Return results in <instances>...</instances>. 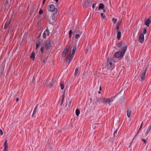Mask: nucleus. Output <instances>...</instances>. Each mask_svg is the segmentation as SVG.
I'll return each instance as SVG.
<instances>
[{"label":"nucleus","instance_id":"obj_48","mask_svg":"<svg viewBox=\"0 0 151 151\" xmlns=\"http://www.w3.org/2000/svg\"><path fill=\"white\" fill-rule=\"evenodd\" d=\"M96 3H94L93 4L92 7L93 9H94L95 7Z\"/></svg>","mask_w":151,"mask_h":151},{"label":"nucleus","instance_id":"obj_10","mask_svg":"<svg viewBox=\"0 0 151 151\" xmlns=\"http://www.w3.org/2000/svg\"><path fill=\"white\" fill-rule=\"evenodd\" d=\"M144 35L142 33H140L139 36V42L140 43H142L144 40Z\"/></svg>","mask_w":151,"mask_h":151},{"label":"nucleus","instance_id":"obj_54","mask_svg":"<svg viewBox=\"0 0 151 151\" xmlns=\"http://www.w3.org/2000/svg\"><path fill=\"white\" fill-rule=\"evenodd\" d=\"M133 142H132H132H131V143H130V145H129V148L130 147H131V145H132V143Z\"/></svg>","mask_w":151,"mask_h":151},{"label":"nucleus","instance_id":"obj_63","mask_svg":"<svg viewBox=\"0 0 151 151\" xmlns=\"http://www.w3.org/2000/svg\"><path fill=\"white\" fill-rule=\"evenodd\" d=\"M103 11H104V12H105V10H104H104H103Z\"/></svg>","mask_w":151,"mask_h":151},{"label":"nucleus","instance_id":"obj_26","mask_svg":"<svg viewBox=\"0 0 151 151\" xmlns=\"http://www.w3.org/2000/svg\"><path fill=\"white\" fill-rule=\"evenodd\" d=\"M60 86H61V89L63 90L64 89V86L63 82H61L60 83Z\"/></svg>","mask_w":151,"mask_h":151},{"label":"nucleus","instance_id":"obj_47","mask_svg":"<svg viewBox=\"0 0 151 151\" xmlns=\"http://www.w3.org/2000/svg\"><path fill=\"white\" fill-rule=\"evenodd\" d=\"M141 140L142 141H143L144 142V144H145V143H146V140L145 139H141Z\"/></svg>","mask_w":151,"mask_h":151},{"label":"nucleus","instance_id":"obj_51","mask_svg":"<svg viewBox=\"0 0 151 151\" xmlns=\"http://www.w3.org/2000/svg\"><path fill=\"white\" fill-rule=\"evenodd\" d=\"M41 60V61H42L44 63H45L46 62V60H45L43 59H42Z\"/></svg>","mask_w":151,"mask_h":151},{"label":"nucleus","instance_id":"obj_53","mask_svg":"<svg viewBox=\"0 0 151 151\" xmlns=\"http://www.w3.org/2000/svg\"><path fill=\"white\" fill-rule=\"evenodd\" d=\"M143 122H142V123L141 125V126H140V129H141V128H142V126H143Z\"/></svg>","mask_w":151,"mask_h":151},{"label":"nucleus","instance_id":"obj_32","mask_svg":"<svg viewBox=\"0 0 151 151\" xmlns=\"http://www.w3.org/2000/svg\"><path fill=\"white\" fill-rule=\"evenodd\" d=\"M68 100L69 101L68 104V106H70L71 105V104L72 102V99H70L69 101L68 99Z\"/></svg>","mask_w":151,"mask_h":151},{"label":"nucleus","instance_id":"obj_21","mask_svg":"<svg viewBox=\"0 0 151 151\" xmlns=\"http://www.w3.org/2000/svg\"><path fill=\"white\" fill-rule=\"evenodd\" d=\"M104 7V5L102 3H101L99 5L98 8L99 10H100L101 9H103Z\"/></svg>","mask_w":151,"mask_h":151},{"label":"nucleus","instance_id":"obj_34","mask_svg":"<svg viewBox=\"0 0 151 151\" xmlns=\"http://www.w3.org/2000/svg\"><path fill=\"white\" fill-rule=\"evenodd\" d=\"M65 108L67 110H70V106H68L67 107V104H66L65 106Z\"/></svg>","mask_w":151,"mask_h":151},{"label":"nucleus","instance_id":"obj_56","mask_svg":"<svg viewBox=\"0 0 151 151\" xmlns=\"http://www.w3.org/2000/svg\"><path fill=\"white\" fill-rule=\"evenodd\" d=\"M138 134H139V132H137V133H136V134L135 135V137H137Z\"/></svg>","mask_w":151,"mask_h":151},{"label":"nucleus","instance_id":"obj_58","mask_svg":"<svg viewBox=\"0 0 151 151\" xmlns=\"http://www.w3.org/2000/svg\"><path fill=\"white\" fill-rule=\"evenodd\" d=\"M99 90H100V91H101V86H100V87Z\"/></svg>","mask_w":151,"mask_h":151},{"label":"nucleus","instance_id":"obj_13","mask_svg":"<svg viewBox=\"0 0 151 151\" xmlns=\"http://www.w3.org/2000/svg\"><path fill=\"white\" fill-rule=\"evenodd\" d=\"M122 22V21H119L117 23V24H116V31H118V30H119V26H120V24Z\"/></svg>","mask_w":151,"mask_h":151},{"label":"nucleus","instance_id":"obj_55","mask_svg":"<svg viewBox=\"0 0 151 151\" xmlns=\"http://www.w3.org/2000/svg\"><path fill=\"white\" fill-rule=\"evenodd\" d=\"M19 99L18 98H17L16 99V102H17L19 101Z\"/></svg>","mask_w":151,"mask_h":151},{"label":"nucleus","instance_id":"obj_4","mask_svg":"<svg viewBox=\"0 0 151 151\" xmlns=\"http://www.w3.org/2000/svg\"><path fill=\"white\" fill-rule=\"evenodd\" d=\"M48 9L49 11L50 12H54L55 14H56L58 12V9L55 7L53 4H52L48 7Z\"/></svg>","mask_w":151,"mask_h":151},{"label":"nucleus","instance_id":"obj_15","mask_svg":"<svg viewBox=\"0 0 151 151\" xmlns=\"http://www.w3.org/2000/svg\"><path fill=\"white\" fill-rule=\"evenodd\" d=\"M76 49V45L73 47L72 50V53L70 54V55H72L73 56H74V55L75 54Z\"/></svg>","mask_w":151,"mask_h":151},{"label":"nucleus","instance_id":"obj_19","mask_svg":"<svg viewBox=\"0 0 151 151\" xmlns=\"http://www.w3.org/2000/svg\"><path fill=\"white\" fill-rule=\"evenodd\" d=\"M151 130V125H150V126L149 127H148V128H147V131H146V132L145 133V136H147L148 134V133H149V132H150V130Z\"/></svg>","mask_w":151,"mask_h":151},{"label":"nucleus","instance_id":"obj_2","mask_svg":"<svg viewBox=\"0 0 151 151\" xmlns=\"http://www.w3.org/2000/svg\"><path fill=\"white\" fill-rule=\"evenodd\" d=\"M112 59L111 58H109L107 60L106 67L108 69H110L113 65L112 63Z\"/></svg>","mask_w":151,"mask_h":151},{"label":"nucleus","instance_id":"obj_60","mask_svg":"<svg viewBox=\"0 0 151 151\" xmlns=\"http://www.w3.org/2000/svg\"><path fill=\"white\" fill-rule=\"evenodd\" d=\"M140 130V128L139 129L138 131L137 132H139V131Z\"/></svg>","mask_w":151,"mask_h":151},{"label":"nucleus","instance_id":"obj_35","mask_svg":"<svg viewBox=\"0 0 151 151\" xmlns=\"http://www.w3.org/2000/svg\"><path fill=\"white\" fill-rule=\"evenodd\" d=\"M43 11L41 9H40L39 13L41 15L43 14Z\"/></svg>","mask_w":151,"mask_h":151},{"label":"nucleus","instance_id":"obj_50","mask_svg":"<svg viewBox=\"0 0 151 151\" xmlns=\"http://www.w3.org/2000/svg\"><path fill=\"white\" fill-rule=\"evenodd\" d=\"M122 91V90H121V91H120V92H119L118 94H117L116 95H115V96H114V98H114V99L116 97V96H117Z\"/></svg>","mask_w":151,"mask_h":151},{"label":"nucleus","instance_id":"obj_40","mask_svg":"<svg viewBox=\"0 0 151 151\" xmlns=\"http://www.w3.org/2000/svg\"><path fill=\"white\" fill-rule=\"evenodd\" d=\"M46 35L45 33H43V37L44 39H45L46 38Z\"/></svg>","mask_w":151,"mask_h":151},{"label":"nucleus","instance_id":"obj_5","mask_svg":"<svg viewBox=\"0 0 151 151\" xmlns=\"http://www.w3.org/2000/svg\"><path fill=\"white\" fill-rule=\"evenodd\" d=\"M70 45H68L65 47V49L62 54V57H63L64 58L65 57L68 51L69 50L70 48Z\"/></svg>","mask_w":151,"mask_h":151},{"label":"nucleus","instance_id":"obj_23","mask_svg":"<svg viewBox=\"0 0 151 151\" xmlns=\"http://www.w3.org/2000/svg\"><path fill=\"white\" fill-rule=\"evenodd\" d=\"M80 113V111L78 109H77L76 111V114L77 116H78Z\"/></svg>","mask_w":151,"mask_h":151},{"label":"nucleus","instance_id":"obj_33","mask_svg":"<svg viewBox=\"0 0 151 151\" xmlns=\"http://www.w3.org/2000/svg\"><path fill=\"white\" fill-rule=\"evenodd\" d=\"M44 47L43 46L41 48V52L42 54L44 52Z\"/></svg>","mask_w":151,"mask_h":151},{"label":"nucleus","instance_id":"obj_43","mask_svg":"<svg viewBox=\"0 0 151 151\" xmlns=\"http://www.w3.org/2000/svg\"><path fill=\"white\" fill-rule=\"evenodd\" d=\"M36 50H37V49L38 48V47H39V45H40V44H38V43H36Z\"/></svg>","mask_w":151,"mask_h":151},{"label":"nucleus","instance_id":"obj_25","mask_svg":"<svg viewBox=\"0 0 151 151\" xmlns=\"http://www.w3.org/2000/svg\"><path fill=\"white\" fill-rule=\"evenodd\" d=\"M73 33V31L72 29H70L69 32V38H70L71 37L72 34Z\"/></svg>","mask_w":151,"mask_h":151},{"label":"nucleus","instance_id":"obj_14","mask_svg":"<svg viewBox=\"0 0 151 151\" xmlns=\"http://www.w3.org/2000/svg\"><path fill=\"white\" fill-rule=\"evenodd\" d=\"M10 23L11 20H10L9 22H6L5 24L4 29H7V28L8 27L9 25L10 24Z\"/></svg>","mask_w":151,"mask_h":151},{"label":"nucleus","instance_id":"obj_36","mask_svg":"<svg viewBox=\"0 0 151 151\" xmlns=\"http://www.w3.org/2000/svg\"><path fill=\"white\" fill-rule=\"evenodd\" d=\"M117 19L116 18H113L112 19V21L114 24H115L117 22Z\"/></svg>","mask_w":151,"mask_h":151},{"label":"nucleus","instance_id":"obj_7","mask_svg":"<svg viewBox=\"0 0 151 151\" xmlns=\"http://www.w3.org/2000/svg\"><path fill=\"white\" fill-rule=\"evenodd\" d=\"M73 56L72 55H70L66 57L65 59V62L66 64H69L72 61Z\"/></svg>","mask_w":151,"mask_h":151},{"label":"nucleus","instance_id":"obj_59","mask_svg":"<svg viewBox=\"0 0 151 151\" xmlns=\"http://www.w3.org/2000/svg\"><path fill=\"white\" fill-rule=\"evenodd\" d=\"M55 1H56V2L57 3H58V0H55Z\"/></svg>","mask_w":151,"mask_h":151},{"label":"nucleus","instance_id":"obj_17","mask_svg":"<svg viewBox=\"0 0 151 151\" xmlns=\"http://www.w3.org/2000/svg\"><path fill=\"white\" fill-rule=\"evenodd\" d=\"M38 105H37L35 107V108L34 109L33 113L32 114V117H33L34 115H35V113L37 111V107Z\"/></svg>","mask_w":151,"mask_h":151},{"label":"nucleus","instance_id":"obj_39","mask_svg":"<svg viewBox=\"0 0 151 151\" xmlns=\"http://www.w3.org/2000/svg\"><path fill=\"white\" fill-rule=\"evenodd\" d=\"M147 32V29L146 28H144L143 29V34H146Z\"/></svg>","mask_w":151,"mask_h":151},{"label":"nucleus","instance_id":"obj_27","mask_svg":"<svg viewBox=\"0 0 151 151\" xmlns=\"http://www.w3.org/2000/svg\"><path fill=\"white\" fill-rule=\"evenodd\" d=\"M53 14L51 16V19L53 21L55 20V14Z\"/></svg>","mask_w":151,"mask_h":151},{"label":"nucleus","instance_id":"obj_9","mask_svg":"<svg viewBox=\"0 0 151 151\" xmlns=\"http://www.w3.org/2000/svg\"><path fill=\"white\" fill-rule=\"evenodd\" d=\"M96 105L98 106V104H97V103H98L99 104L101 103H102V101L103 100V98L101 97H96Z\"/></svg>","mask_w":151,"mask_h":151},{"label":"nucleus","instance_id":"obj_12","mask_svg":"<svg viewBox=\"0 0 151 151\" xmlns=\"http://www.w3.org/2000/svg\"><path fill=\"white\" fill-rule=\"evenodd\" d=\"M74 33L76 34L77 33H79V34H81L82 33V31L79 29V28L78 27H76L74 31Z\"/></svg>","mask_w":151,"mask_h":151},{"label":"nucleus","instance_id":"obj_52","mask_svg":"<svg viewBox=\"0 0 151 151\" xmlns=\"http://www.w3.org/2000/svg\"><path fill=\"white\" fill-rule=\"evenodd\" d=\"M46 1V0H43V1H42V6L44 4L45 1Z\"/></svg>","mask_w":151,"mask_h":151},{"label":"nucleus","instance_id":"obj_11","mask_svg":"<svg viewBox=\"0 0 151 151\" xmlns=\"http://www.w3.org/2000/svg\"><path fill=\"white\" fill-rule=\"evenodd\" d=\"M151 22V19L150 18H148L145 21V24L147 27H149L150 24Z\"/></svg>","mask_w":151,"mask_h":151},{"label":"nucleus","instance_id":"obj_30","mask_svg":"<svg viewBox=\"0 0 151 151\" xmlns=\"http://www.w3.org/2000/svg\"><path fill=\"white\" fill-rule=\"evenodd\" d=\"M85 5H86L87 7L89 6V2L88 0L86 1L85 2Z\"/></svg>","mask_w":151,"mask_h":151},{"label":"nucleus","instance_id":"obj_62","mask_svg":"<svg viewBox=\"0 0 151 151\" xmlns=\"http://www.w3.org/2000/svg\"><path fill=\"white\" fill-rule=\"evenodd\" d=\"M40 35L39 36V37H38V39H39H39H40Z\"/></svg>","mask_w":151,"mask_h":151},{"label":"nucleus","instance_id":"obj_24","mask_svg":"<svg viewBox=\"0 0 151 151\" xmlns=\"http://www.w3.org/2000/svg\"><path fill=\"white\" fill-rule=\"evenodd\" d=\"M47 28H48V27H47V28L45 30L44 33H45V34H46L47 35H49V30L47 29Z\"/></svg>","mask_w":151,"mask_h":151},{"label":"nucleus","instance_id":"obj_28","mask_svg":"<svg viewBox=\"0 0 151 151\" xmlns=\"http://www.w3.org/2000/svg\"><path fill=\"white\" fill-rule=\"evenodd\" d=\"M78 69L77 68H76V69L75 73L74 74V75L76 76L77 75L78 72Z\"/></svg>","mask_w":151,"mask_h":151},{"label":"nucleus","instance_id":"obj_44","mask_svg":"<svg viewBox=\"0 0 151 151\" xmlns=\"http://www.w3.org/2000/svg\"><path fill=\"white\" fill-rule=\"evenodd\" d=\"M56 81V80L53 78V79H52V82H51L52 83L54 84L55 83Z\"/></svg>","mask_w":151,"mask_h":151},{"label":"nucleus","instance_id":"obj_42","mask_svg":"<svg viewBox=\"0 0 151 151\" xmlns=\"http://www.w3.org/2000/svg\"><path fill=\"white\" fill-rule=\"evenodd\" d=\"M9 4V1L8 0H6L5 3L4 4V5L5 6H6L7 5Z\"/></svg>","mask_w":151,"mask_h":151},{"label":"nucleus","instance_id":"obj_1","mask_svg":"<svg viewBox=\"0 0 151 151\" xmlns=\"http://www.w3.org/2000/svg\"><path fill=\"white\" fill-rule=\"evenodd\" d=\"M117 46L119 48L122 47V49L120 52L119 51L116 52L114 54V56L116 58L120 60L124 56L125 52L127 50V46L125 45V43L123 42H120L117 45Z\"/></svg>","mask_w":151,"mask_h":151},{"label":"nucleus","instance_id":"obj_6","mask_svg":"<svg viewBox=\"0 0 151 151\" xmlns=\"http://www.w3.org/2000/svg\"><path fill=\"white\" fill-rule=\"evenodd\" d=\"M51 43V41L50 40H47L46 41L45 46V48L46 50H48L50 48Z\"/></svg>","mask_w":151,"mask_h":151},{"label":"nucleus","instance_id":"obj_3","mask_svg":"<svg viewBox=\"0 0 151 151\" xmlns=\"http://www.w3.org/2000/svg\"><path fill=\"white\" fill-rule=\"evenodd\" d=\"M148 68L147 66L146 67L145 69L144 72H142L141 73H140L139 77L140 78L141 81H142L144 80L145 78L146 73L148 69Z\"/></svg>","mask_w":151,"mask_h":151},{"label":"nucleus","instance_id":"obj_49","mask_svg":"<svg viewBox=\"0 0 151 151\" xmlns=\"http://www.w3.org/2000/svg\"><path fill=\"white\" fill-rule=\"evenodd\" d=\"M117 130H116L115 131H114V135L115 136V134H117Z\"/></svg>","mask_w":151,"mask_h":151},{"label":"nucleus","instance_id":"obj_61","mask_svg":"<svg viewBox=\"0 0 151 151\" xmlns=\"http://www.w3.org/2000/svg\"><path fill=\"white\" fill-rule=\"evenodd\" d=\"M98 93H101V92L100 91H99Z\"/></svg>","mask_w":151,"mask_h":151},{"label":"nucleus","instance_id":"obj_29","mask_svg":"<svg viewBox=\"0 0 151 151\" xmlns=\"http://www.w3.org/2000/svg\"><path fill=\"white\" fill-rule=\"evenodd\" d=\"M4 147H8V144H7V140H6L5 141L4 145Z\"/></svg>","mask_w":151,"mask_h":151},{"label":"nucleus","instance_id":"obj_57","mask_svg":"<svg viewBox=\"0 0 151 151\" xmlns=\"http://www.w3.org/2000/svg\"><path fill=\"white\" fill-rule=\"evenodd\" d=\"M136 137H135V136H134V138H133L132 140V142H133V140L135 139Z\"/></svg>","mask_w":151,"mask_h":151},{"label":"nucleus","instance_id":"obj_8","mask_svg":"<svg viewBox=\"0 0 151 151\" xmlns=\"http://www.w3.org/2000/svg\"><path fill=\"white\" fill-rule=\"evenodd\" d=\"M113 100L109 98L106 99L105 98L103 99L102 103L105 104H109V105H110V103L113 101Z\"/></svg>","mask_w":151,"mask_h":151},{"label":"nucleus","instance_id":"obj_20","mask_svg":"<svg viewBox=\"0 0 151 151\" xmlns=\"http://www.w3.org/2000/svg\"><path fill=\"white\" fill-rule=\"evenodd\" d=\"M131 110L129 109H128L127 112V116L128 117H129L131 115Z\"/></svg>","mask_w":151,"mask_h":151},{"label":"nucleus","instance_id":"obj_45","mask_svg":"<svg viewBox=\"0 0 151 151\" xmlns=\"http://www.w3.org/2000/svg\"><path fill=\"white\" fill-rule=\"evenodd\" d=\"M0 134L1 135H3V131L1 129H0Z\"/></svg>","mask_w":151,"mask_h":151},{"label":"nucleus","instance_id":"obj_31","mask_svg":"<svg viewBox=\"0 0 151 151\" xmlns=\"http://www.w3.org/2000/svg\"><path fill=\"white\" fill-rule=\"evenodd\" d=\"M81 35V34H79V33L76 34L75 37V38L76 39H78V38H79V37Z\"/></svg>","mask_w":151,"mask_h":151},{"label":"nucleus","instance_id":"obj_46","mask_svg":"<svg viewBox=\"0 0 151 151\" xmlns=\"http://www.w3.org/2000/svg\"><path fill=\"white\" fill-rule=\"evenodd\" d=\"M4 150L5 151H8V147H4Z\"/></svg>","mask_w":151,"mask_h":151},{"label":"nucleus","instance_id":"obj_38","mask_svg":"<svg viewBox=\"0 0 151 151\" xmlns=\"http://www.w3.org/2000/svg\"><path fill=\"white\" fill-rule=\"evenodd\" d=\"M42 42V40H41V39H39V40L37 41V43H38V44H40L41 43V42Z\"/></svg>","mask_w":151,"mask_h":151},{"label":"nucleus","instance_id":"obj_37","mask_svg":"<svg viewBox=\"0 0 151 151\" xmlns=\"http://www.w3.org/2000/svg\"><path fill=\"white\" fill-rule=\"evenodd\" d=\"M101 18L103 19H104L106 17V16L105 15H104L103 13H101Z\"/></svg>","mask_w":151,"mask_h":151},{"label":"nucleus","instance_id":"obj_18","mask_svg":"<svg viewBox=\"0 0 151 151\" xmlns=\"http://www.w3.org/2000/svg\"><path fill=\"white\" fill-rule=\"evenodd\" d=\"M35 57V53L34 52H32V53L31 55L30 56V58H32L33 60H34Z\"/></svg>","mask_w":151,"mask_h":151},{"label":"nucleus","instance_id":"obj_16","mask_svg":"<svg viewBox=\"0 0 151 151\" xmlns=\"http://www.w3.org/2000/svg\"><path fill=\"white\" fill-rule=\"evenodd\" d=\"M117 33V39L118 40H120L121 37V32L119 30L116 31Z\"/></svg>","mask_w":151,"mask_h":151},{"label":"nucleus","instance_id":"obj_41","mask_svg":"<svg viewBox=\"0 0 151 151\" xmlns=\"http://www.w3.org/2000/svg\"><path fill=\"white\" fill-rule=\"evenodd\" d=\"M53 83H52L51 82L50 83L49 86H50V88H51L52 87H53Z\"/></svg>","mask_w":151,"mask_h":151},{"label":"nucleus","instance_id":"obj_22","mask_svg":"<svg viewBox=\"0 0 151 151\" xmlns=\"http://www.w3.org/2000/svg\"><path fill=\"white\" fill-rule=\"evenodd\" d=\"M64 97H65V93H63V94L62 95V101H61V104H60V105L61 106L62 105V104H63V101H64Z\"/></svg>","mask_w":151,"mask_h":151}]
</instances>
